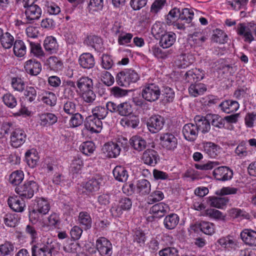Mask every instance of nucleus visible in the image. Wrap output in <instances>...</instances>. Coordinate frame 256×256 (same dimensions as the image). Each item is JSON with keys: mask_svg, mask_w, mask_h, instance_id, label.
Segmentation results:
<instances>
[{"mask_svg": "<svg viewBox=\"0 0 256 256\" xmlns=\"http://www.w3.org/2000/svg\"><path fill=\"white\" fill-rule=\"evenodd\" d=\"M55 244L52 238L44 237L32 247V256H54Z\"/></svg>", "mask_w": 256, "mask_h": 256, "instance_id": "f257e3e1", "label": "nucleus"}, {"mask_svg": "<svg viewBox=\"0 0 256 256\" xmlns=\"http://www.w3.org/2000/svg\"><path fill=\"white\" fill-rule=\"evenodd\" d=\"M140 78L138 74L132 69H126L118 72L116 76L117 84L122 86L128 87L136 82Z\"/></svg>", "mask_w": 256, "mask_h": 256, "instance_id": "f03ea898", "label": "nucleus"}, {"mask_svg": "<svg viewBox=\"0 0 256 256\" xmlns=\"http://www.w3.org/2000/svg\"><path fill=\"white\" fill-rule=\"evenodd\" d=\"M161 94V90L159 86L155 83L146 84L142 90V98L147 102H156Z\"/></svg>", "mask_w": 256, "mask_h": 256, "instance_id": "7ed1b4c3", "label": "nucleus"}, {"mask_svg": "<svg viewBox=\"0 0 256 256\" xmlns=\"http://www.w3.org/2000/svg\"><path fill=\"white\" fill-rule=\"evenodd\" d=\"M38 188V184L35 182L27 180L23 184L17 186L15 192L22 199H30L34 196Z\"/></svg>", "mask_w": 256, "mask_h": 256, "instance_id": "20e7f679", "label": "nucleus"}, {"mask_svg": "<svg viewBox=\"0 0 256 256\" xmlns=\"http://www.w3.org/2000/svg\"><path fill=\"white\" fill-rule=\"evenodd\" d=\"M132 206L131 199L127 197L121 198L118 204H114L111 208L110 211L113 216L120 217L124 212L130 210Z\"/></svg>", "mask_w": 256, "mask_h": 256, "instance_id": "39448f33", "label": "nucleus"}, {"mask_svg": "<svg viewBox=\"0 0 256 256\" xmlns=\"http://www.w3.org/2000/svg\"><path fill=\"white\" fill-rule=\"evenodd\" d=\"M165 123L164 118L162 116L156 114L152 116L147 120L146 124L148 130L152 134L160 131Z\"/></svg>", "mask_w": 256, "mask_h": 256, "instance_id": "423d86ee", "label": "nucleus"}, {"mask_svg": "<svg viewBox=\"0 0 256 256\" xmlns=\"http://www.w3.org/2000/svg\"><path fill=\"white\" fill-rule=\"evenodd\" d=\"M108 108L112 113H117L121 116H128L132 112V106L128 102L116 104L111 102Z\"/></svg>", "mask_w": 256, "mask_h": 256, "instance_id": "0eeeda50", "label": "nucleus"}, {"mask_svg": "<svg viewBox=\"0 0 256 256\" xmlns=\"http://www.w3.org/2000/svg\"><path fill=\"white\" fill-rule=\"evenodd\" d=\"M104 184V182L102 176L97 174L86 182L84 184V188L88 192L92 193L98 192Z\"/></svg>", "mask_w": 256, "mask_h": 256, "instance_id": "6e6552de", "label": "nucleus"}, {"mask_svg": "<svg viewBox=\"0 0 256 256\" xmlns=\"http://www.w3.org/2000/svg\"><path fill=\"white\" fill-rule=\"evenodd\" d=\"M26 138V135L23 130L15 128L10 134V144L13 148H19L25 142Z\"/></svg>", "mask_w": 256, "mask_h": 256, "instance_id": "1a4fd4ad", "label": "nucleus"}, {"mask_svg": "<svg viewBox=\"0 0 256 256\" xmlns=\"http://www.w3.org/2000/svg\"><path fill=\"white\" fill-rule=\"evenodd\" d=\"M96 248L101 256H111L112 254V246L106 238L101 237L96 241Z\"/></svg>", "mask_w": 256, "mask_h": 256, "instance_id": "9d476101", "label": "nucleus"}, {"mask_svg": "<svg viewBox=\"0 0 256 256\" xmlns=\"http://www.w3.org/2000/svg\"><path fill=\"white\" fill-rule=\"evenodd\" d=\"M160 144L168 150H174L178 146V139L175 136L169 132L162 134L160 138Z\"/></svg>", "mask_w": 256, "mask_h": 256, "instance_id": "9b49d317", "label": "nucleus"}, {"mask_svg": "<svg viewBox=\"0 0 256 256\" xmlns=\"http://www.w3.org/2000/svg\"><path fill=\"white\" fill-rule=\"evenodd\" d=\"M213 176L216 180L226 181L232 178L233 171L228 166H222L214 170Z\"/></svg>", "mask_w": 256, "mask_h": 256, "instance_id": "f8f14e48", "label": "nucleus"}, {"mask_svg": "<svg viewBox=\"0 0 256 256\" xmlns=\"http://www.w3.org/2000/svg\"><path fill=\"white\" fill-rule=\"evenodd\" d=\"M84 126L86 130L92 132L98 133L102 130V123L101 120L92 115L86 118Z\"/></svg>", "mask_w": 256, "mask_h": 256, "instance_id": "ddd939ff", "label": "nucleus"}, {"mask_svg": "<svg viewBox=\"0 0 256 256\" xmlns=\"http://www.w3.org/2000/svg\"><path fill=\"white\" fill-rule=\"evenodd\" d=\"M197 126L192 123L184 125L182 128V134L184 138L190 142L194 141L198 136Z\"/></svg>", "mask_w": 256, "mask_h": 256, "instance_id": "4468645a", "label": "nucleus"}, {"mask_svg": "<svg viewBox=\"0 0 256 256\" xmlns=\"http://www.w3.org/2000/svg\"><path fill=\"white\" fill-rule=\"evenodd\" d=\"M204 76V72L202 70L195 68L186 72L184 80L186 82L193 84L194 82H196L203 79Z\"/></svg>", "mask_w": 256, "mask_h": 256, "instance_id": "2eb2a0df", "label": "nucleus"}, {"mask_svg": "<svg viewBox=\"0 0 256 256\" xmlns=\"http://www.w3.org/2000/svg\"><path fill=\"white\" fill-rule=\"evenodd\" d=\"M102 150L107 156L115 158L120 155L121 148L117 143L109 142L104 144Z\"/></svg>", "mask_w": 256, "mask_h": 256, "instance_id": "dca6fc26", "label": "nucleus"}, {"mask_svg": "<svg viewBox=\"0 0 256 256\" xmlns=\"http://www.w3.org/2000/svg\"><path fill=\"white\" fill-rule=\"evenodd\" d=\"M238 33L244 36L245 42H250L254 40V33L252 30L250 22L248 23L246 26L240 24L238 28Z\"/></svg>", "mask_w": 256, "mask_h": 256, "instance_id": "f3484780", "label": "nucleus"}, {"mask_svg": "<svg viewBox=\"0 0 256 256\" xmlns=\"http://www.w3.org/2000/svg\"><path fill=\"white\" fill-rule=\"evenodd\" d=\"M142 160L145 164L154 166L158 163L159 156L156 150H147L143 153Z\"/></svg>", "mask_w": 256, "mask_h": 256, "instance_id": "a211bd4d", "label": "nucleus"}, {"mask_svg": "<svg viewBox=\"0 0 256 256\" xmlns=\"http://www.w3.org/2000/svg\"><path fill=\"white\" fill-rule=\"evenodd\" d=\"M24 69L29 74L36 76L42 70V65L40 62L34 59L27 60L24 64Z\"/></svg>", "mask_w": 256, "mask_h": 256, "instance_id": "6ab92c4d", "label": "nucleus"}, {"mask_svg": "<svg viewBox=\"0 0 256 256\" xmlns=\"http://www.w3.org/2000/svg\"><path fill=\"white\" fill-rule=\"evenodd\" d=\"M169 207L168 204L164 202H160L154 205L150 210L153 217L161 218L164 216L168 211Z\"/></svg>", "mask_w": 256, "mask_h": 256, "instance_id": "aec40b11", "label": "nucleus"}, {"mask_svg": "<svg viewBox=\"0 0 256 256\" xmlns=\"http://www.w3.org/2000/svg\"><path fill=\"white\" fill-rule=\"evenodd\" d=\"M34 208L36 210H38L39 214L44 215L49 212L50 204L47 200L38 198L34 200Z\"/></svg>", "mask_w": 256, "mask_h": 256, "instance_id": "412c9836", "label": "nucleus"}, {"mask_svg": "<svg viewBox=\"0 0 256 256\" xmlns=\"http://www.w3.org/2000/svg\"><path fill=\"white\" fill-rule=\"evenodd\" d=\"M240 237L246 244L256 246V232L245 229L241 232Z\"/></svg>", "mask_w": 256, "mask_h": 256, "instance_id": "4be33fe9", "label": "nucleus"}, {"mask_svg": "<svg viewBox=\"0 0 256 256\" xmlns=\"http://www.w3.org/2000/svg\"><path fill=\"white\" fill-rule=\"evenodd\" d=\"M78 62L84 68H92L95 64V60L93 55L88 52L82 54L79 57Z\"/></svg>", "mask_w": 256, "mask_h": 256, "instance_id": "5701e85b", "label": "nucleus"}, {"mask_svg": "<svg viewBox=\"0 0 256 256\" xmlns=\"http://www.w3.org/2000/svg\"><path fill=\"white\" fill-rule=\"evenodd\" d=\"M26 19L32 21L39 19L42 14L41 8L36 4H32L25 8Z\"/></svg>", "mask_w": 256, "mask_h": 256, "instance_id": "b1692460", "label": "nucleus"}, {"mask_svg": "<svg viewBox=\"0 0 256 256\" xmlns=\"http://www.w3.org/2000/svg\"><path fill=\"white\" fill-rule=\"evenodd\" d=\"M176 40V35L173 32H166L161 36L160 41V46L164 48L172 46Z\"/></svg>", "mask_w": 256, "mask_h": 256, "instance_id": "393cba45", "label": "nucleus"}, {"mask_svg": "<svg viewBox=\"0 0 256 256\" xmlns=\"http://www.w3.org/2000/svg\"><path fill=\"white\" fill-rule=\"evenodd\" d=\"M21 200L20 197L18 196H10L8 200V203L9 206L14 212H22L24 210L25 207V204L23 200Z\"/></svg>", "mask_w": 256, "mask_h": 256, "instance_id": "a878e982", "label": "nucleus"}, {"mask_svg": "<svg viewBox=\"0 0 256 256\" xmlns=\"http://www.w3.org/2000/svg\"><path fill=\"white\" fill-rule=\"evenodd\" d=\"M194 227V230H200L204 234L208 235H212L214 233V226L212 223L208 222H200L196 224Z\"/></svg>", "mask_w": 256, "mask_h": 256, "instance_id": "bb28decb", "label": "nucleus"}, {"mask_svg": "<svg viewBox=\"0 0 256 256\" xmlns=\"http://www.w3.org/2000/svg\"><path fill=\"white\" fill-rule=\"evenodd\" d=\"M84 44L94 48L96 50H100L102 45V39L96 35L88 36L84 40Z\"/></svg>", "mask_w": 256, "mask_h": 256, "instance_id": "cd10ccee", "label": "nucleus"}, {"mask_svg": "<svg viewBox=\"0 0 256 256\" xmlns=\"http://www.w3.org/2000/svg\"><path fill=\"white\" fill-rule=\"evenodd\" d=\"M207 40V38L200 32H194L188 35V40L191 45L201 46Z\"/></svg>", "mask_w": 256, "mask_h": 256, "instance_id": "c85d7f7f", "label": "nucleus"}, {"mask_svg": "<svg viewBox=\"0 0 256 256\" xmlns=\"http://www.w3.org/2000/svg\"><path fill=\"white\" fill-rule=\"evenodd\" d=\"M204 151L212 158H216L220 153V147L212 142L202 144Z\"/></svg>", "mask_w": 256, "mask_h": 256, "instance_id": "c756f323", "label": "nucleus"}, {"mask_svg": "<svg viewBox=\"0 0 256 256\" xmlns=\"http://www.w3.org/2000/svg\"><path fill=\"white\" fill-rule=\"evenodd\" d=\"M220 106L224 112L229 114L236 112L238 109L240 104L236 100H229L222 102Z\"/></svg>", "mask_w": 256, "mask_h": 256, "instance_id": "7c9ffc66", "label": "nucleus"}, {"mask_svg": "<svg viewBox=\"0 0 256 256\" xmlns=\"http://www.w3.org/2000/svg\"><path fill=\"white\" fill-rule=\"evenodd\" d=\"M120 123L125 128H134L138 126L140 120L138 116L132 114L122 118Z\"/></svg>", "mask_w": 256, "mask_h": 256, "instance_id": "2f4dec72", "label": "nucleus"}, {"mask_svg": "<svg viewBox=\"0 0 256 256\" xmlns=\"http://www.w3.org/2000/svg\"><path fill=\"white\" fill-rule=\"evenodd\" d=\"M44 46L47 52L55 53L58 48V44L55 38L50 36L46 37L44 42Z\"/></svg>", "mask_w": 256, "mask_h": 256, "instance_id": "473e14b6", "label": "nucleus"}, {"mask_svg": "<svg viewBox=\"0 0 256 256\" xmlns=\"http://www.w3.org/2000/svg\"><path fill=\"white\" fill-rule=\"evenodd\" d=\"M111 103V101L106 102V106H96L92 109V116H96L100 120H103L106 118L110 112V110L108 108V104Z\"/></svg>", "mask_w": 256, "mask_h": 256, "instance_id": "72a5a7b5", "label": "nucleus"}, {"mask_svg": "<svg viewBox=\"0 0 256 256\" xmlns=\"http://www.w3.org/2000/svg\"><path fill=\"white\" fill-rule=\"evenodd\" d=\"M40 124L42 126H50L58 121L57 116L52 113H44L40 115Z\"/></svg>", "mask_w": 256, "mask_h": 256, "instance_id": "f704fd0d", "label": "nucleus"}, {"mask_svg": "<svg viewBox=\"0 0 256 256\" xmlns=\"http://www.w3.org/2000/svg\"><path fill=\"white\" fill-rule=\"evenodd\" d=\"M130 143L134 150L138 152L145 149L146 146V141L142 138L138 136H132L130 140Z\"/></svg>", "mask_w": 256, "mask_h": 256, "instance_id": "c9c22d12", "label": "nucleus"}, {"mask_svg": "<svg viewBox=\"0 0 256 256\" xmlns=\"http://www.w3.org/2000/svg\"><path fill=\"white\" fill-rule=\"evenodd\" d=\"M179 216L176 214H171L166 216L164 220V227L168 230L174 228L179 222Z\"/></svg>", "mask_w": 256, "mask_h": 256, "instance_id": "e433bc0d", "label": "nucleus"}, {"mask_svg": "<svg viewBox=\"0 0 256 256\" xmlns=\"http://www.w3.org/2000/svg\"><path fill=\"white\" fill-rule=\"evenodd\" d=\"M194 121L196 122V125L197 126L198 132L200 130L202 133L205 134L210 130V124L204 118L196 116L194 118Z\"/></svg>", "mask_w": 256, "mask_h": 256, "instance_id": "4c0bfd02", "label": "nucleus"}, {"mask_svg": "<svg viewBox=\"0 0 256 256\" xmlns=\"http://www.w3.org/2000/svg\"><path fill=\"white\" fill-rule=\"evenodd\" d=\"M206 90V86L202 83L191 84L188 88L190 94L194 97L203 94Z\"/></svg>", "mask_w": 256, "mask_h": 256, "instance_id": "58836bf2", "label": "nucleus"}, {"mask_svg": "<svg viewBox=\"0 0 256 256\" xmlns=\"http://www.w3.org/2000/svg\"><path fill=\"white\" fill-rule=\"evenodd\" d=\"M113 174L117 180L121 182H125L128 180V174L126 168L122 166H118L113 170Z\"/></svg>", "mask_w": 256, "mask_h": 256, "instance_id": "ea45409f", "label": "nucleus"}, {"mask_svg": "<svg viewBox=\"0 0 256 256\" xmlns=\"http://www.w3.org/2000/svg\"><path fill=\"white\" fill-rule=\"evenodd\" d=\"M150 184L146 179H141L137 181L136 190L142 195L148 194L150 192Z\"/></svg>", "mask_w": 256, "mask_h": 256, "instance_id": "a19ab883", "label": "nucleus"}, {"mask_svg": "<svg viewBox=\"0 0 256 256\" xmlns=\"http://www.w3.org/2000/svg\"><path fill=\"white\" fill-rule=\"evenodd\" d=\"M77 86L80 92L93 89L92 80L87 76L82 77L77 82Z\"/></svg>", "mask_w": 256, "mask_h": 256, "instance_id": "79ce46f5", "label": "nucleus"}, {"mask_svg": "<svg viewBox=\"0 0 256 256\" xmlns=\"http://www.w3.org/2000/svg\"><path fill=\"white\" fill-rule=\"evenodd\" d=\"M78 220L80 224L86 230L90 229L92 227V220L90 214L86 212H82L79 214Z\"/></svg>", "mask_w": 256, "mask_h": 256, "instance_id": "37998d69", "label": "nucleus"}, {"mask_svg": "<svg viewBox=\"0 0 256 256\" xmlns=\"http://www.w3.org/2000/svg\"><path fill=\"white\" fill-rule=\"evenodd\" d=\"M14 52L18 57L24 56L26 52V46L22 40H16L14 44Z\"/></svg>", "mask_w": 256, "mask_h": 256, "instance_id": "c03bdc74", "label": "nucleus"}, {"mask_svg": "<svg viewBox=\"0 0 256 256\" xmlns=\"http://www.w3.org/2000/svg\"><path fill=\"white\" fill-rule=\"evenodd\" d=\"M212 40L214 42L224 44L227 42L228 36L222 30L216 29L214 32Z\"/></svg>", "mask_w": 256, "mask_h": 256, "instance_id": "a18cd8bd", "label": "nucleus"}, {"mask_svg": "<svg viewBox=\"0 0 256 256\" xmlns=\"http://www.w3.org/2000/svg\"><path fill=\"white\" fill-rule=\"evenodd\" d=\"M228 202L226 197H212L210 200V204L211 206L218 208H222Z\"/></svg>", "mask_w": 256, "mask_h": 256, "instance_id": "49530a36", "label": "nucleus"}, {"mask_svg": "<svg viewBox=\"0 0 256 256\" xmlns=\"http://www.w3.org/2000/svg\"><path fill=\"white\" fill-rule=\"evenodd\" d=\"M25 157L28 164L31 168H34L38 160V156L36 154V151L31 150L27 151L25 154Z\"/></svg>", "mask_w": 256, "mask_h": 256, "instance_id": "de8ad7c7", "label": "nucleus"}, {"mask_svg": "<svg viewBox=\"0 0 256 256\" xmlns=\"http://www.w3.org/2000/svg\"><path fill=\"white\" fill-rule=\"evenodd\" d=\"M48 62L51 70L58 72L61 70L62 68V62L56 56H52L50 57Z\"/></svg>", "mask_w": 256, "mask_h": 256, "instance_id": "09e8293b", "label": "nucleus"}, {"mask_svg": "<svg viewBox=\"0 0 256 256\" xmlns=\"http://www.w3.org/2000/svg\"><path fill=\"white\" fill-rule=\"evenodd\" d=\"M41 100L45 104L52 106L56 104L57 98L52 92H45L44 94L41 98Z\"/></svg>", "mask_w": 256, "mask_h": 256, "instance_id": "8fccbe9b", "label": "nucleus"}, {"mask_svg": "<svg viewBox=\"0 0 256 256\" xmlns=\"http://www.w3.org/2000/svg\"><path fill=\"white\" fill-rule=\"evenodd\" d=\"M24 174L21 170H16L12 172L10 176V182L14 186H19L24 180Z\"/></svg>", "mask_w": 256, "mask_h": 256, "instance_id": "3c124183", "label": "nucleus"}, {"mask_svg": "<svg viewBox=\"0 0 256 256\" xmlns=\"http://www.w3.org/2000/svg\"><path fill=\"white\" fill-rule=\"evenodd\" d=\"M15 247L12 242H6L0 245V252L4 256L12 255L14 250Z\"/></svg>", "mask_w": 256, "mask_h": 256, "instance_id": "603ef678", "label": "nucleus"}, {"mask_svg": "<svg viewBox=\"0 0 256 256\" xmlns=\"http://www.w3.org/2000/svg\"><path fill=\"white\" fill-rule=\"evenodd\" d=\"M95 146L92 142H83L80 147V150L84 154L88 156L92 154L95 150Z\"/></svg>", "mask_w": 256, "mask_h": 256, "instance_id": "864d4df0", "label": "nucleus"}, {"mask_svg": "<svg viewBox=\"0 0 256 256\" xmlns=\"http://www.w3.org/2000/svg\"><path fill=\"white\" fill-rule=\"evenodd\" d=\"M103 6V0H90L88 5V9L90 12L94 13L101 10Z\"/></svg>", "mask_w": 256, "mask_h": 256, "instance_id": "5fc2aeb1", "label": "nucleus"}, {"mask_svg": "<svg viewBox=\"0 0 256 256\" xmlns=\"http://www.w3.org/2000/svg\"><path fill=\"white\" fill-rule=\"evenodd\" d=\"M235 154L240 158H242L248 155V151L247 150L246 143L244 141L241 142L235 150Z\"/></svg>", "mask_w": 256, "mask_h": 256, "instance_id": "6e6d98bb", "label": "nucleus"}, {"mask_svg": "<svg viewBox=\"0 0 256 256\" xmlns=\"http://www.w3.org/2000/svg\"><path fill=\"white\" fill-rule=\"evenodd\" d=\"M14 38L9 32H4V34L0 42L4 48H10L14 45Z\"/></svg>", "mask_w": 256, "mask_h": 256, "instance_id": "4d7b16f0", "label": "nucleus"}, {"mask_svg": "<svg viewBox=\"0 0 256 256\" xmlns=\"http://www.w3.org/2000/svg\"><path fill=\"white\" fill-rule=\"evenodd\" d=\"M218 243L224 248H232L236 245V240L232 238V236H228L223 237L218 240Z\"/></svg>", "mask_w": 256, "mask_h": 256, "instance_id": "13d9d810", "label": "nucleus"}, {"mask_svg": "<svg viewBox=\"0 0 256 256\" xmlns=\"http://www.w3.org/2000/svg\"><path fill=\"white\" fill-rule=\"evenodd\" d=\"M62 110L65 114L70 116L78 112L76 103L70 100H67L64 102Z\"/></svg>", "mask_w": 256, "mask_h": 256, "instance_id": "bf43d9fd", "label": "nucleus"}, {"mask_svg": "<svg viewBox=\"0 0 256 256\" xmlns=\"http://www.w3.org/2000/svg\"><path fill=\"white\" fill-rule=\"evenodd\" d=\"M24 90V94L27 100L31 102L36 99L37 94L34 87L27 86Z\"/></svg>", "mask_w": 256, "mask_h": 256, "instance_id": "052dcab7", "label": "nucleus"}, {"mask_svg": "<svg viewBox=\"0 0 256 256\" xmlns=\"http://www.w3.org/2000/svg\"><path fill=\"white\" fill-rule=\"evenodd\" d=\"M71 116L72 117L70 120V126L71 127L76 128L82 124L84 117L78 112Z\"/></svg>", "mask_w": 256, "mask_h": 256, "instance_id": "680f3d73", "label": "nucleus"}, {"mask_svg": "<svg viewBox=\"0 0 256 256\" xmlns=\"http://www.w3.org/2000/svg\"><path fill=\"white\" fill-rule=\"evenodd\" d=\"M30 46V52L35 56L40 58L44 56V52L39 44L28 40Z\"/></svg>", "mask_w": 256, "mask_h": 256, "instance_id": "e2e57ef3", "label": "nucleus"}, {"mask_svg": "<svg viewBox=\"0 0 256 256\" xmlns=\"http://www.w3.org/2000/svg\"><path fill=\"white\" fill-rule=\"evenodd\" d=\"M2 100L4 104L10 108H14L17 105L16 98L10 93L4 94Z\"/></svg>", "mask_w": 256, "mask_h": 256, "instance_id": "0e129e2a", "label": "nucleus"}, {"mask_svg": "<svg viewBox=\"0 0 256 256\" xmlns=\"http://www.w3.org/2000/svg\"><path fill=\"white\" fill-rule=\"evenodd\" d=\"M194 16L193 10L188 8H184L182 12L180 11V20H185L188 24L191 22Z\"/></svg>", "mask_w": 256, "mask_h": 256, "instance_id": "69168bd1", "label": "nucleus"}, {"mask_svg": "<svg viewBox=\"0 0 256 256\" xmlns=\"http://www.w3.org/2000/svg\"><path fill=\"white\" fill-rule=\"evenodd\" d=\"M174 62L176 66L180 68H184L188 67L191 63L188 58V56L185 54L180 55Z\"/></svg>", "mask_w": 256, "mask_h": 256, "instance_id": "338daca9", "label": "nucleus"}, {"mask_svg": "<svg viewBox=\"0 0 256 256\" xmlns=\"http://www.w3.org/2000/svg\"><path fill=\"white\" fill-rule=\"evenodd\" d=\"M11 84L14 90L22 92L24 90V82L20 78L17 77L12 78Z\"/></svg>", "mask_w": 256, "mask_h": 256, "instance_id": "774afa93", "label": "nucleus"}]
</instances>
